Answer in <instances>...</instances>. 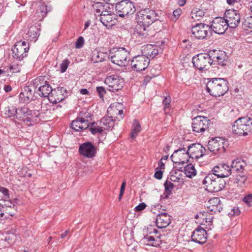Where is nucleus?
<instances>
[{
	"label": "nucleus",
	"mask_w": 252,
	"mask_h": 252,
	"mask_svg": "<svg viewBox=\"0 0 252 252\" xmlns=\"http://www.w3.org/2000/svg\"><path fill=\"white\" fill-rule=\"evenodd\" d=\"M159 15L156 11L148 8L142 9L136 14L138 26L136 28L137 33L142 38L150 35L148 28L154 22L158 20Z\"/></svg>",
	"instance_id": "obj_1"
},
{
	"label": "nucleus",
	"mask_w": 252,
	"mask_h": 252,
	"mask_svg": "<svg viewBox=\"0 0 252 252\" xmlns=\"http://www.w3.org/2000/svg\"><path fill=\"white\" fill-rule=\"evenodd\" d=\"M34 84L41 86L38 88L39 95L42 97L49 96V100L53 103H57L63 99V93L66 92L63 87H58L56 89H52L47 81H44V77L39 76L34 80Z\"/></svg>",
	"instance_id": "obj_2"
},
{
	"label": "nucleus",
	"mask_w": 252,
	"mask_h": 252,
	"mask_svg": "<svg viewBox=\"0 0 252 252\" xmlns=\"http://www.w3.org/2000/svg\"><path fill=\"white\" fill-rule=\"evenodd\" d=\"M232 131L238 136H246L252 133V111L238 118L232 126Z\"/></svg>",
	"instance_id": "obj_3"
},
{
	"label": "nucleus",
	"mask_w": 252,
	"mask_h": 252,
	"mask_svg": "<svg viewBox=\"0 0 252 252\" xmlns=\"http://www.w3.org/2000/svg\"><path fill=\"white\" fill-rule=\"evenodd\" d=\"M206 90L212 96L217 97L224 95L228 91V81L221 78L207 79Z\"/></svg>",
	"instance_id": "obj_4"
},
{
	"label": "nucleus",
	"mask_w": 252,
	"mask_h": 252,
	"mask_svg": "<svg viewBox=\"0 0 252 252\" xmlns=\"http://www.w3.org/2000/svg\"><path fill=\"white\" fill-rule=\"evenodd\" d=\"M246 165V163L244 160H241L238 158L233 160L231 162L230 167L231 174L235 172L238 173L236 178V183L237 186L242 187L245 185L247 177L244 172V168Z\"/></svg>",
	"instance_id": "obj_5"
},
{
	"label": "nucleus",
	"mask_w": 252,
	"mask_h": 252,
	"mask_svg": "<svg viewBox=\"0 0 252 252\" xmlns=\"http://www.w3.org/2000/svg\"><path fill=\"white\" fill-rule=\"evenodd\" d=\"M203 184L210 191L217 192L225 187L226 183L223 179L210 173L204 179Z\"/></svg>",
	"instance_id": "obj_6"
},
{
	"label": "nucleus",
	"mask_w": 252,
	"mask_h": 252,
	"mask_svg": "<svg viewBox=\"0 0 252 252\" xmlns=\"http://www.w3.org/2000/svg\"><path fill=\"white\" fill-rule=\"evenodd\" d=\"M129 55V52L124 47L111 49L109 51V59L111 62L120 66L127 65V59Z\"/></svg>",
	"instance_id": "obj_7"
},
{
	"label": "nucleus",
	"mask_w": 252,
	"mask_h": 252,
	"mask_svg": "<svg viewBox=\"0 0 252 252\" xmlns=\"http://www.w3.org/2000/svg\"><path fill=\"white\" fill-rule=\"evenodd\" d=\"M160 235L157 229L152 226L148 227L147 234L142 240L143 243L147 245L158 247L160 245Z\"/></svg>",
	"instance_id": "obj_8"
},
{
	"label": "nucleus",
	"mask_w": 252,
	"mask_h": 252,
	"mask_svg": "<svg viewBox=\"0 0 252 252\" xmlns=\"http://www.w3.org/2000/svg\"><path fill=\"white\" fill-rule=\"evenodd\" d=\"M115 9L117 14L121 17L131 15L136 11L134 2L129 0H123L117 3Z\"/></svg>",
	"instance_id": "obj_9"
},
{
	"label": "nucleus",
	"mask_w": 252,
	"mask_h": 252,
	"mask_svg": "<svg viewBox=\"0 0 252 252\" xmlns=\"http://www.w3.org/2000/svg\"><path fill=\"white\" fill-rule=\"evenodd\" d=\"M30 45L25 41L16 42L12 49L13 57L18 61H22L28 56Z\"/></svg>",
	"instance_id": "obj_10"
},
{
	"label": "nucleus",
	"mask_w": 252,
	"mask_h": 252,
	"mask_svg": "<svg viewBox=\"0 0 252 252\" xmlns=\"http://www.w3.org/2000/svg\"><path fill=\"white\" fill-rule=\"evenodd\" d=\"M107 85V89L111 92H116L121 90L124 87V79L117 74H113L107 76L104 81Z\"/></svg>",
	"instance_id": "obj_11"
},
{
	"label": "nucleus",
	"mask_w": 252,
	"mask_h": 252,
	"mask_svg": "<svg viewBox=\"0 0 252 252\" xmlns=\"http://www.w3.org/2000/svg\"><path fill=\"white\" fill-rule=\"evenodd\" d=\"M228 27L231 29L237 28L241 23V16L239 12L234 9H228L226 10L224 14Z\"/></svg>",
	"instance_id": "obj_12"
},
{
	"label": "nucleus",
	"mask_w": 252,
	"mask_h": 252,
	"mask_svg": "<svg viewBox=\"0 0 252 252\" xmlns=\"http://www.w3.org/2000/svg\"><path fill=\"white\" fill-rule=\"evenodd\" d=\"M192 62L194 66L199 70H207L212 65L207 53L197 54L192 58Z\"/></svg>",
	"instance_id": "obj_13"
},
{
	"label": "nucleus",
	"mask_w": 252,
	"mask_h": 252,
	"mask_svg": "<svg viewBox=\"0 0 252 252\" xmlns=\"http://www.w3.org/2000/svg\"><path fill=\"white\" fill-rule=\"evenodd\" d=\"M224 140L220 137L212 138L208 143V149L215 155L223 153L225 151Z\"/></svg>",
	"instance_id": "obj_14"
},
{
	"label": "nucleus",
	"mask_w": 252,
	"mask_h": 252,
	"mask_svg": "<svg viewBox=\"0 0 252 252\" xmlns=\"http://www.w3.org/2000/svg\"><path fill=\"white\" fill-rule=\"evenodd\" d=\"M210 120L207 117L198 116L192 119V130L196 133L203 132L208 129Z\"/></svg>",
	"instance_id": "obj_15"
},
{
	"label": "nucleus",
	"mask_w": 252,
	"mask_h": 252,
	"mask_svg": "<svg viewBox=\"0 0 252 252\" xmlns=\"http://www.w3.org/2000/svg\"><path fill=\"white\" fill-rule=\"evenodd\" d=\"M149 63L150 59L144 55L135 56L131 62L132 68L136 71L145 70L149 66Z\"/></svg>",
	"instance_id": "obj_16"
},
{
	"label": "nucleus",
	"mask_w": 252,
	"mask_h": 252,
	"mask_svg": "<svg viewBox=\"0 0 252 252\" xmlns=\"http://www.w3.org/2000/svg\"><path fill=\"white\" fill-rule=\"evenodd\" d=\"M189 156L188 150L186 151L184 148H179L174 152L170 158L173 162L183 165L189 161Z\"/></svg>",
	"instance_id": "obj_17"
},
{
	"label": "nucleus",
	"mask_w": 252,
	"mask_h": 252,
	"mask_svg": "<svg viewBox=\"0 0 252 252\" xmlns=\"http://www.w3.org/2000/svg\"><path fill=\"white\" fill-rule=\"evenodd\" d=\"M78 152L85 158H93L96 154V148L92 142H86L79 146Z\"/></svg>",
	"instance_id": "obj_18"
},
{
	"label": "nucleus",
	"mask_w": 252,
	"mask_h": 252,
	"mask_svg": "<svg viewBox=\"0 0 252 252\" xmlns=\"http://www.w3.org/2000/svg\"><path fill=\"white\" fill-rule=\"evenodd\" d=\"M227 25L224 17H217L213 20L210 27L215 33L220 34H223L227 30Z\"/></svg>",
	"instance_id": "obj_19"
},
{
	"label": "nucleus",
	"mask_w": 252,
	"mask_h": 252,
	"mask_svg": "<svg viewBox=\"0 0 252 252\" xmlns=\"http://www.w3.org/2000/svg\"><path fill=\"white\" fill-rule=\"evenodd\" d=\"M210 29V27L209 25L199 23L192 26L191 32L196 38L204 39L206 37Z\"/></svg>",
	"instance_id": "obj_20"
},
{
	"label": "nucleus",
	"mask_w": 252,
	"mask_h": 252,
	"mask_svg": "<svg viewBox=\"0 0 252 252\" xmlns=\"http://www.w3.org/2000/svg\"><path fill=\"white\" fill-rule=\"evenodd\" d=\"M206 149L199 143H193L188 147V153L189 158H199L202 157L205 154Z\"/></svg>",
	"instance_id": "obj_21"
},
{
	"label": "nucleus",
	"mask_w": 252,
	"mask_h": 252,
	"mask_svg": "<svg viewBox=\"0 0 252 252\" xmlns=\"http://www.w3.org/2000/svg\"><path fill=\"white\" fill-rule=\"evenodd\" d=\"M212 174L223 179L231 174L230 166L226 164L222 163L215 166L212 170Z\"/></svg>",
	"instance_id": "obj_22"
},
{
	"label": "nucleus",
	"mask_w": 252,
	"mask_h": 252,
	"mask_svg": "<svg viewBox=\"0 0 252 252\" xmlns=\"http://www.w3.org/2000/svg\"><path fill=\"white\" fill-rule=\"evenodd\" d=\"M95 124V122L90 123L89 121H83L77 117L70 123V127L75 131H81Z\"/></svg>",
	"instance_id": "obj_23"
},
{
	"label": "nucleus",
	"mask_w": 252,
	"mask_h": 252,
	"mask_svg": "<svg viewBox=\"0 0 252 252\" xmlns=\"http://www.w3.org/2000/svg\"><path fill=\"white\" fill-rule=\"evenodd\" d=\"M220 200L218 197H214L210 199L206 204L208 211L211 214L220 212L223 206Z\"/></svg>",
	"instance_id": "obj_24"
},
{
	"label": "nucleus",
	"mask_w": 252,
	"mask_h": 252,
	"mask_svg": "<svg viewBox=\"0 0 252 252\" xmlns=\"http://www.w3.org/2000/svg\"><path fill=\"white\" fill-rule=\"evenodd\" d=\"M191 237L193 242L204 244L207 240V232L204 228L199 226L192 232Z\"/></svg>",
	"instance_id": "obj_25"
},
{
	"label": "nucleus",
	"mask_w": 252,
	"mask_h": 252,
	"mask_svg": "<svg viewBox=\"0 0 252 252\" xmlns=\"http://www.w3.org/2000/svg\"><path fill=\"white\" fill-rule=\"evenodd\" d=\"M19 97L20 102L28 103L34 99V92L30 86H26L22 89Z\"/></svg>",
	"instance_id": "obj_26"
},
{
	"label": "nucleus",
	"mask_w": 252,
	"mask_h": 252,
	"mask_svg": "<svg viewBox=\"0 0 252 252\" xmlns=\"http://www.w3.org/2000/svg\"><path fill=\"white\" fill-rule=\"evenodd\" d=\"M170 216L166 213H161L157 215L156 222L157 226L159 228H165L171 223Z\"/></svg>",
	"instance_id": "obj_27"
},
{
	"label": "nucleus",
	"mask_w": 252,
	"mask_h": 252,
	"mask_svg": "<svg viewBox=\"0 0 252 252\" xmlns=\"http://www.w3.org/2000/svg\"><path fill=\"white\" fill-rule=\"evenodd\" d=\"M109 59V53L95 51L93 53L91 58L92 61L94 63H99Z\"/></svg>",
	"instance_id": "obj_28"
},
{
	"label": "nucleus",
	"mask_w": 252,
	"mask_h": 252,
	"mask_svg": "<svg viewBox=\"0 0 252 252\" xmlns=\"http://www.w3.org/2000/svg\"><path fill=\"white\" fill-rule=\"evenodd\" d=\"M99 124L104 129L112 130L115 126V120L111 117H103L100 121Z\"/></svg>",
	"instance_id": "obj_29"
},
{
	"label": "nucleus",
	"mask_w": 252,
	"mask_h": 252,
	"mask_svg": "<svg viewBox=\"0 0 252 252\" xmlns=\"http://www.w3.org/2000/svg\"><path fill=\"white\" fill-rule=\"evenodd\" d=\"M18 109L13 105L7 106L1 110V113L5 116V117L11 118L16 116L17 114Z\"/></svg>",
	"instance_id": "obj_30"
},
{
	"label": "nucleus",
	"mask_w": 252,
	"mask_h": 252,
	"mask_svg": "<svg viewBox=\"0 0 252 252\" xmlns=\"http://www.w3.org/2000/svg\"><path fill=\"white\" fill-rule=\"evenodd\" d=\"M28 40L30 41H36L39 35V30L35 26H31L28 32Z\"/></svg>",
	"instance_id": "obj_31"
},
{
	"label": "nucleus",
	"mask_w": 252,
	"mask_h": 252,
	"mask_svg": "<svg viewBox=\"0 0 252 252\" xmlns=\"http://www.w3.org/2000/svg\"><path fill=\"white\" fill-rule=\"evenodd\" d=\"M49 10L47 9V6L45 3L41 2L38 7L36 14L38 17L39 20H42L46 16L47 12Z\"/></svg>",
	"instance_id": "obj_32"
},
{
	"label": "nucleus",
	"mask_w": 252,
	"mask_h": 252,
	"mask_svg": "<svg viewBox=\"0 0 252 252\" xmlns=\"http://www.w3.org/2000/svg\"><path fill=\"white\" fill-rule=\"evenodd\" d=\"M31 111L32 110L27 107L20 108L18 109L16 119L24 121L25 118L28 116V115H29V113H30Z\"/></svg>",
	"instance_id": "obj_33"
},
{
	"label": "nucleus",
	"mask_w": 252,
	"mask_h": 252,
	"mask_svg": "<svg viewBox=\"0 0 252 252\" xmlns=\"http://www.w3.org/2000/svg\"><path fill=\"white\" fill-rule=\"evenodd\" d=\"M242 28L248 32H252V15L245 17L242 22Z\"/></svg>",
	"instance_id": "obj_34"
},
{
	"label": "nucleus",
	"mask_w": 252,
	"mask_h": 252,
	"mask_svg": "<svg viewBox=\"0 0 252 252\" xmlns=\"http://www.w3.org/2000/svg\"><path fill=\"white\" fill-rule=\"evenodd\" d=\"M141 131V126L138 121L135 119L133 121L131 131L130 134L131 139H135L138 133Z\"/></svg>",
	"instance_id": "obj_35"
},
{
	"label": "nucleus",
	"mask_w": 252,
	"mask_h": 252,
	"mask_svg": "<svg viewBox=\"0 0 252 252\" xmlns=\"http://www.w3.org/2000/svg\"><path fill=\"white\" fill-rule=\"evenodd\" d=\"M224 51L221 50H210L207 53L211 60L212 64H215V61L219 58Z\"/></svg>",
	"instance_id": "obj_36"
},
{
	"label": "nucleus",
	"mask_w": 252,
	"mask_h": 252,
	"mask_svg": "<svg viewBox=\"0 0 252 252\" xmlns=\"http://www.w3.org/2000/svg\"><path fill=\"white\" fill-rule=\"evenodd\" d=\"M164 186L165 189L163 193L164 198H168L172 193V190L174 187V185L171 182L166 180L164 184Z\"/></svg>",
	"instance_id": "obj_37"
},
{
	"label": "nucleus",
	"mask_w": 252,
	"mask_h": 252,
	"mask_svg": "<svg viewBox=\"0 0 252 252\" xmlns=\"http://www.w3.org/2000/svg\"><path fill=\"white\" fill-rule=\"evenodd\" d=\"M184 172L186 176L191 178L196 174V170L192 164H189L184 168Z\"/></svg>",
	"instance_id": "obj_38"
},
{
	"label": "nucleus",
	"mask_w": 252,
	"mask_h": 252,
	"mask_svg": "<svg viewBox=\"0 0 252 252\" xmlns=\"http://www.w3.org/2000/svg\"><path fill=\"white\" fill-rule=\"evenodd\" d=\"M228 57L226 55V53L223 52V54H221L215 61V64H218L221 66H225L228 63Z\"/></svg>",
	"instance_id": "obj_39"
},
{
	"label": "nucleus",
	"mask_w": 252,
	"mask_h": 252,
	"mask_svg": "<svg viewBox=\"0 0 252 252\" xmlns=\"http://www.w3.org/2000/svg\"><path fill=\"white\" fill-rule=\"evenodd\" d=\"M36 113V112L35 111H31V113H29V115H28V116L25 118L24 122L30 123L31 124H28L29 126L32 125V123H37V119Z\"/></svg>",
	"instance_id": "obj_40"
},
{
	"label": "nucleus",
	"mask_w": 252,
	"mask_h": 252,
	"mask_svg": "<svg viewBox=\"0 0 252 252\" xmlns=\"http://www.w3.org/2000/svg\"><path fill=\"white\" fill-rule=\"evenodd\" d=\"M204 15V12L200 9H193L190 13V16L194 21H199Z\"/></svg>",
	"instance_id": "obj_41"
},
{
	"label": "nucleus",
	"mask_w": 252,
	"mask_h": 252,
	"mask_svg": "<svg viewBox=\"0 0 252 252\" xmlns=\"http://www.w3.org/2000/svg\"><path fill=\"white\" fill-rule=\"evenodd\" d=\"M108 6V4L100 2H95L93 5V7L96 13H100L105 7Z\"/></svg>",
	"instance_id": "obj_42"
},
{
	"label": "nucleus",
	"mask_w": 252,
	"mask_h": 252,
	"mask_svg": "<svg viewBox=\"0 0 252 252\" xmlns=\"http://www.w3.org/2000/svg\"><path fill=\"white\" fill-rule=\"evenodd\" d=\"M88 128H89V130L91 131V132L94 135L97 133H102L103 131V127L99 126H97L96 123L93 126H90V127H89Z\"/></svg>",
	"instance_id": "obj_43"
},
{
	"label": "nucleus",
	"mask_w": 252,
	"mask_h": 252,
	"mask_svg": "<svg viewBox=\"0 0 252 252\" xmlns=\"http://www.w3.org/2000/svg\"><path fill=\"white\" fill-rule=\"evenodd\" d=\"M36 115L37 116V122L39 121H48V120L47 119V116L46 115L48 113V111L46 110V112H43L41 111V112H38V111H36ZM49 113H50V112L49 111Z\"/></svg>",
	"instance_id": "obj_44"
},
{
	"label": "nucleus",
	"mask_w": 252,
	"mask_h": 252,
	"mask_svg": "<svg viewBox=\"0 0 252 252\" xmlns=\"http://www.w3.org/2000/svg\"><path fill=\"white\" fill-rule=\"evenodd\" d=\"M112 18L111 16H105L100 17V21L105 26L107 27L108 24L111 22Z\"/></svg>",
	"instance_id": "obj_45"
},
{
	"label": "nucleus",
	"mask_w": 252,
	"mask_h": 252,
	"mask_svg": "<svg viewBox=\"0 0 252 252\" xmlns=\"http://www.w3.org/2000/svg\"><path fill=\"white\" fill-rule=\"evenodd\" d=\"M78 117L83 121H89L87 119L91 117V114L87 111H82L79 113Z\"/></svg>",
	"instance_id": "obj_46"
},
{
	"label": "nucleus",
	"mask_w": 252,
	"mask_h": 252,
	"mask_svg": "<svg viewBox=\"0 0 252 252\" xmlns=\"http://www.w3.org/2000/svg\"><path fill=\"white\" fill-rule=\"evenodd\" d=\"M69 63L70 61L67 59L64 60L62 62L60 65V69L61 72H64L66 70Z\"/></svg>",
	"instance_id": "obj_47"
},
{
	"label": "nucleus",
	"mask_w": 252,
	"mask_h": 252,
	"mask_svg": "<svg viewBox=\"0 0 252 252\" xmlns=\"http://www.w3.org/2000/svg\"><path fill=\"white\" fill-rule=\"evenodd\" d=\"M243 201L249 207L252 206V193L246 195L243 199Z\"/></svg>",
	"instance_id": "obj_48"
},
{
	"label": "nucleus",
	"mask_w": 252,
	"mask_h": 252,
	"mask_svg": "<svg viewBox=\"0 0 252 252\" xmlns=\"http://www.w3.org/2000/svg\"><path fill=\"white\" fill-rule=\"evenodd\" d=\"M75 48L77 49L81 48L84 44V39L83 37L80 36L75 43Z\"/></svg>",
	"instance_id": "obj_49"
},
{
	"label": "nucleus",
	"mask_w": 252,
	"mask_h": 252,
	"mask_svg": "<svg viewBox=\"0 0 252 252\" xmlns=\"http://www.w3.org/2000/svg\"><path fill=\"white\" fill-rule=\"evenodd\" d=\"M170 102L171 100L170 97H165L162 101L163 104L164 105V110L165 113H167L166 110L169 108Z\"/></svg>",
	"instance_id": "obj_50"
},
{
	"label": "nucleus",
	"mask_w": 252,
	"mask_h": 252,
	"mask_svg": "<svg viewBox=\"0 0 252 252\" xmlns=\"http://www.w3.org/2000/svg\"><path fill=\"white\" fill-rule=\"evenodd\" d=\"M111 8L108 5L107 7H105L104 9H103L100 12V17L103 16V15L105 16H111L112 14V11L110 10Z\"/></svg>",
	"instance_id": "obj_51"
},
{
	"label": "nucleus",
	"mask_w": 252,
	"mask_h": 252,
	"mask_svg": "<svg viewBox=\"0 0 252 252\" xmlns=\"http://www.w3.org/2000/svg\"><path fill=\"white\" fill-rule=\"evenodd\" d=\"M9 70L12 72V73L19 72L21 70L20 66L17 64H13L9 66Z\"/></svg>",
	"instance_id": "obj_52"
},
{
	"label": "nucleus",
	"mask_w": 252,
	"mask_h": 252,
	"mask_svg": "<svg viewBox=\"0 0 252 252\" xmlns=\"http://www.w3.org/2000/svg\"><path fill=\"white\" fill-rule=\"evenodd\" d=\"M245 80L250 83L252 82V70L247 71L244 75Z\"/></svg>",
	"instance_id": "obj_53"
},
{
	"label": "nucleus",
	"mask_w": 252,
	"mask_h": 252,
	"mask_svg": "<svg viewBox=\"0 0 252 252\" xmlns=\"http://www.w3.org/2000/svg\"><path fill=\"white\" fill-rule=\"evenodd\" d=\"M173 13V16L174 17V18L173 19V20H175V21H176L179 18V17L181 16V15L182 13V10L180 8H178V9H176L175 10H174Z\"/></svg>",
	"instance_id": "obj_54"
},
{
	"label": "nucleus",
	"mask_w": 252,
	"mask_h": 252,
	"mask_svg": "<svg viewBox=\"0 0 252 252\" xmlns=\"http://www.w3.org/2000/svg\"><path fill=\"white\" fill-rule=\"evenodd\" d=\"M162 176L163 172L161 170L158 169V168H156L154 174L155 178L158 180H160L162 178Z\"/></svg>",
	"instance_id": "obj_55"
},
{
	"label": "nucleus",
	"mask_w": 252,
	"mask_h": 252,
	"mask_svg": "<svg viewBox=\"0 0 252 252\" xmlns=\"http://www.w3.org/2000/svg\"><path fill=\"white\" fill-rule=\"evenodd\" d=\"M240 213V211L238 207H234L232 209H231V212H229V215L231 216H234L239 215Z\"/></svg>",
	"instance_id": "obj_56"
},
{
	"label": "nucleus",
	"mask_w": 252,
	"mask_h": 252,
	"mask_svg": "<svg viewBox=\"0 0 252 252\" xmlns=\"http://www.w3.org/2000/svg\"><path fill=\"white\" fill-rule=\"evenodd\" d=\"M168 179H169L171 181L174 182H179L180 180V178L177 177L176 175L170 173L169 176L168 177Z\"/></svg>",
	"instance_id": "obj_57"
},
{
	"label": "nucleus",
	"mask_w": 252,
	"mask_h": 252,
	"mask_svg": "<svg viewBox=\"0 0 252 252\" xmlns=\"http://www.w3.org/2000/svg\"><path fill=\"white\" fill-rule=\"evenodd\" d=\"M146 207V205L145 203L142 202L138 204L137 206L135 208V211L136 212H140L144 209H145Z\"/></svg>",
	"instance_id": "obj_58"
},
{
	"label": "nucleus",
	"mask_w": 252,
	"mask_h": 252,
	"mask_svg": "<svg viewBox=\"0 0 252 252\" xmlns=\"http://www.w3.org/2000/svg\"><path fill=\"white\" fill-rule=\"evenodd\" d=\"M96 91L100 97H103L104 94L106 93V91L103 87H96Z\"/></svg>",
	"instance_id": "obj_59"
},
{
	"label": "nucleus",
	"mask_w": 252,
	"mask_h": 252,
	"mask_svg": "<svg viewBox=\"0 0 252 252\" xmlns=\"http://www.w3.org/2000/svg\"><path fill=\"white\" fill-rule=\"evenodd\" d=\"M7 207V206H4L0 204V220L3 217L4 212H5V208ZM8 207H11V206H8Z\"/></svg>",
	"instance_id": "obj_60"
},
{
	"label": "nucleus",
	"mask_w": 252,
	"mask_h": 252,
	"mask_svg": "<svg viewBox=\"0 0 252 252\" xmlns=\"http://www.w3.org/2000/svg\"><path fill=\"white\" fill-rule=\"evenodd\" d=\"M0 192L2 193L4 196L9 197V190L6 188L0 186Z\"/></svg>",
	"instance_id": "obj_61"
},
{
	"label": "nucleus",
	"mask_w": 252,
	"mask_h": 252,
	"mask_svg": "<svg viewBox=\"0 0 252 252\" xmlns=\"http://www.w3.org/2000/svg\"><path fill=\"white\" fill-rule=\"evenodd\" d=\"M158 169H164L165 168V164L161 160H159V161L158 162Z\"/></svg>",
	"instance_id": "obj_62"
},
{
	"label": "nucleus",
	"mask_w": 252,
	"mask_h": 252,
	"mask_svg": "<svg viewBox=\"0 0 252 252\" xmlns=\"http://www.w3.org/2000/svg\"><path fill=\"white\" fill-rule=\"evenodd\" d=\"M152 78V77H150L148 75L146 76L144 78V79L143 81V83L145 84H147L148 83H149L151 81Z\"/></svg>",
	"instance_id": "obj_63"
},
{
	"label": "nucleus",
	"mask_w": 252,
	"mask_h": 252,
	"mask_svg": "<svg viewBox=\"0 0 252 252\" xmlns=\"http://www.w3.org/2000/svg\"><path fill=\"white\" fill-rule=\"evenodd\" d=\"M240 0H226V1L229 5H234Z\"/></svg>",
	"instance_id": "obj_64"
}]
</instances>
